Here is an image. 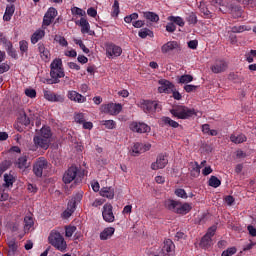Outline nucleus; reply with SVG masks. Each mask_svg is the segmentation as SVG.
I'll return each mask as SVG.
<instances>
[{
    "label": "nucleus",
    "instance_id": "nucleus-15",
    "mask_svg": "<svg viewBox=\"0 0 256 256\" xmlns=\"http://www.w3.org/2000/svg\"><path fill=\"white\" fill-rule=\"evenodd\" d=\"M210 69L212 73L215 74L225 73V71L229 69V64L225 60H216Z\"/></svg>",
    "mask_w": 256,
    "mask_h": 256
},
{
    "label": "nucleus",
    "instance_id": "nucleus-23",
    "mask_svg": "<svg viewBox=\"0 0 256 256\" xmlns=\"http://www.w3.org/2000/svg\"><path fill=\"white\" fill-rule=\"evenodd\" d=\"M113 235H115L114 227L104 228L103 231L100 233V240L107 241V239H111Z\"/></svg>",
    "mask_w": 256,
    "mask_h": 256
},
{
    "label": "nucleus",
    "instance_id": "nucleus-59",
    "mask_svg": "<svg viewBox=\"0 0 256 256\" xmlns=\"http://www.w3.org/2000/svg\"><path fill=\"white\" fill-rule=\"evenodd\" d=\"M197 87L198 86L188 84L184 86V90L186 91V93H193V91H197Z\"/></svg>",
    "mask_w": 256,
    "mask_h": 256
},
{
    "label": "nucleus",
    "instance_id": "nucleus-55",
    "mask_svg": "<svg viewBox=\"0 0 256 256\" xmlns=\"http://www.w3.org/2000/svg\"><path fill=\"white\" fill-rule=\"evenodd\" d=\"M9 199V192L0 188V201H7Z\"/></svg>",
    "mask_w": 256,
    "mask_h": 256
},
{
    "label": "nucleus",
    "instance_id": "nucleus-5",
    "mask_svg": "<svg viewBox=\"0 0 256 256\" xmlns=\"http://www.w3.org/2000/svg\"><path fill=\"white\" fill-rule=\"evenodd\" d=\"M171 115L176 119H190V117H197V111L187 106H176L170 110Z\"/></svg>",
    "mask_w": 256,
    "mask_h": 256
},
{
    "label": "nucleus",
    "instance_id": "nucleus-34",
    "mask_svg": "<svg viewBox=\"0 0 256 256\" xmlns=\"http://www.w3.org/2000/svg\"><path fill=\"white\" fill-rule=\"evenodd\" d=\"M231 13L234 19H239L243 15V8L241 6H232Z\"/></svg>",
    "mask_w": 256,
    "mask_h": 256
},
{
    "label": "nucleus",
    "instance_id": "nucleus-26",
    "mask_svg": "<svg viewBox=\"0 0 256 256\" xmlns=\"http://www.w3.org/2000/svg\"><path fill=\"white\" fill-rule=\"evenodd\" d=\"M101 197H106V199H113L115 197V189L112 187H103L100 190Z\"/></svg>",
    "mask_w": 256,
    "mask_h": 256
},
{
    "label": "nucleus",
    "instance_id": "nucleus-10",
    "mask_svg": "<svg viewBox=\"0 0 256 256\" xmlns=\"http://www.w3.org/2000/svg\"><path fill=\"white\" fill-rule=\"evenodd\" d=\"M106 57L108 59H115V57H121L123 53V48L113 43H106Z\"/></svg>",
    "mask_w": 256,
    "mask_h": 256
},
{
    "label": "nucleus",
    "instance_id": "nucleus-61",
    "mask_svg": "<svg viewBox=\"0 0 256 256\" xmlns=\"http://www.w3.org/2000/svg\"><path fill=\"white\" fill-rule=\"evenodd\" d=\"M232 33H243L245 26H234L231 28Z\"/></svg>",
    "mask_w": 256,
    "mask_h": 256
},
{
    "label": "nucleus",
    "instance_id": "nucleus-20",
    "mask_svg": "<svg viewBox=\"0 0 256 256\" xmlns=\"http://www.w3.org/2000/svg\"><path fill=\"white\" fill-rule=\"evenodd\" d=\"M67 97L70 101H74V103H85L87 101V97L81 95L75 90L68 91Z\"/></svg>",
    "mask_w": 256,
    "mask_h": 256
},
{
    "label": "nucleus",
    "instance_id": "nucleus-3",
    "mask_svg": "<svg viewBox=\"0 0 256 256\" xmlns=\"http://www.w3.org/2000/svg\"><path fill=\"white\" fill-rule=\"evenodd\" d=\"M165 207L169 211L177 213V215H187V213H189L193 209V207H191L189 203H181L180 201L176 200L166 201Z\"/></svg>",
    "mask_w": 256,
    "mask_h": 256
},
{
    "label": "nucleus",
    "instance_id": "nucleus-49",
    "mask_svg": "<svg viewBox=\"0 0 256 256\" xmlns=\"http://www.w3.org/2000/svg\"><path fill=\"white\" fill-rule=\"evenodd\" d=\"M237 253V248L235 247H230L227 250H224L221 254V256H233Z\"/></svg>",
    "mask_w": 256,
    "mask_h": 256
},
{
    "label": "nucleus",
    "instance_id": "nucleus-38",
    "mask_svg": "<svg viewBox=\"0 0 256 256\" xmlns=\"http://www.w3.org/2000/svg\"><path fill=\"white\" fill-rule=\"evenodd\" d=\"M75 213V206L73 204L68 203V208L63 212L64 219H69Z\"/></svg>",
    "mask_w": 256,
    "mask_h": 256
},
{
    "label": "nucleus",
    "instance_id": "nucleus-11",
    "mask_svg": "<svg viewBox=\"0 0 256 256\" xmlns=\"http://www.w3.org/2000/svg\"><path fill=\"white\" fill-rule=\"evenodd\" d=\"M55 17H57V9L49 8L43 17L42 29H47L55 21Z\"/></svg>",
    "mask_w": 256,
    "mask_h": 256
},
{
    "label": "nucleus",
    "instance_id": "nucleus-17",
    "mask_svg": "<svg viewBox=\"0 0 256 256\" xmlns=\"http://www.w3.org/2000/svg\"><path fill=\"white\" fill-rule=\"evenodd\" d=\"M130 129L133 133H149V131H151V127L143 122H132Z\"/></svg>",
    "mask_w": 256,
    "mask_h": 256
},
{
    "label": "nucleus",
    "instance_id": "nucleus-63",
    "mask_svg": "<svg viewBox=\"0 0 256 256\" xmlns=\"http://www.w3.org/2000/svg\"><path fill=\"white\" fill-rule=\"evenodd\" d=\"M199 42L197 40H191L188 42L189 49H197Z\"/></svg>",
    "mask_w": 256,
    "mask_h": 256
},
{
    "label": "nucleus",
    "instance_id": "nucleus-42",
    "mask_svg": "<svg viewBox=\"0 0 256 256\" xmlns=\"http://www.w3.org/2000/svg\"><path fill=\"white\" fill-rule=\"evenodd\" d=\"M72 15H78L79 17H87V12L79 7H73L71 9Z\"/></svg>",
    "mask_w": 256,
    "mask_h": 256
},
{
    "label": "nucleus",
    "instance_id": "nucleus-32",
    "mask_svg": "<svg viewBox=\"0 0 256 256\" xmlns=\"http://www.w3.org/2000/svg\"><path fill=\"white\" fill-rule=\"evenodd\" d=\"M143 153V144L142 143H135L132 147V155L137 157Z\"/></svg>",
    "mask_w": 256,
    "mask_h": 256
},
{
    "label": "nucleus",
    "instance_id": "nucleus-13",
    "mask_svg": "<svg viewBox=\"0 0 256 256\" xmlns=\"http://www.w3.org/2000/svg\"><path fill=\"white\" fill-rule=\"evenodd\" d=\"M102 216L106 223H113L115 221V214H113V205L106 203L103 206Z\"/></svg>",
    "mask_w": 256,
    "mask_h": 256
},
{
    "label": "nucleus",
    "instance_id": "nucleus-18",
    "mask_svg": "<svg viewBox=\"0 0 256 256\" xmlns=\"http://www.w3.org/2000/svg\"><path fill=\"white\" fill-rule=\"evenodd\" d=\"M163 256H175V244L171 239H165L162 247Z\"/></svg>",
    "mask_w": 256,
    "mask_h": 256
},
{
    "label": "nucleus",
    "instance_id": "nucleus-29",
    "mask_svg": "<svg viewBox=\"0 0 256 256\" xmlns=\"http://www.w3.org/2000/svg\"><path fill=\"white\" fill-rule=\"evenodd\" d=\"M15 183V177L11 174H4V184L3 187H13Z\"/></svg>",
    "mask_w": 256,
    "mask_h": 256
},
{
    "label": "nucleus",
    "instance_id": "nucleus-8",
    "mask_svg": "<svg viewBox=\"0 0 256 256\" xmlns=\"http://www.w3.org/2000/svg\"><path fill=\"white\" fill-rule=\"evenodd\" d=\"M49 169V162L45 157H40L36 160L33 166V172L36 177H43V173Z\"/></svg>",
    "mask_w": 256,
    "mask_h": 256
},
{
    "label": "nucleus",
    "instance_id": "nucleus-27",
    "mask_svg": "<svg viewBox=\"0 0 256 256\" xmlns=\"http://www.w3.org/2000/svg\"><path fill=\"white\" fill-rule=\"evenodd\" d=\"M15 13V5H7L3 16L4 21H11L13 14Z\"/></svg>",
    "mask_w": 256,
    "mask_h": 256
},
{
    "label": "nucleus",
    "instance_id": "nucleus-33",
    "mask_svg": "<svg viewBox=\"0 0 256 256\" xmlns=\"http://www.w3.org/2000/svg\"><path fill=\"white\" fill-rule=\"evenodd\" d=\"M212 239L208 236H203L201 241H200V247L202 249H209V247L211 246V243H212Z\"/></svg>",
    "mask_w": 256,
    "mask_h": 256
},
{
    "label": "nucleus",
    "instance_id": "nucleus-22",
    "mask_svg": "<svg viewBox=\"0 0 256 256\" xmlns=\"http://www.w3.org/2000/svg\"><path fill=\"white\" fill-rule=\"evenodd\" d=\"M76 24L81 27V33H83V35L91 32V25L85 17L80 18V20L76 22Z\"/></svg>",
    "mask_w": 256,
    "mask_h": 256
},
{
    "label": "nucleus",
    "instance_id": "nucleus-48",
    "mask_svg": "<svg viewBox=\"0 0 256 256\" xmlns=\"http://www.w3.org/2000/svg\"><path fill=\"white\" fill-rule=\"evenodd\" d=\"M75 231H77L76 226H66L65 228L66 237H73V233H75Z\"/></svg>",
    "mask_w": 256,
    "mask_h": 256
},
{
    "label": "nucleus",
    "instance_id": "nucleus-9",
    "mask_svg": "<svg viewBox=\"0 0 256 256\" xmlns=\"http://www.w3.org/2000/svg\"><path fill=\"white\" fill-rule=\"evenodd\" d=\"M102 113H106L107 115H119L121 111H123V106L119 103H108L103 104L101 106Z\"/></svg>",
    "mask_w": 256,
    "mask_h": 256
},
{
    "label": "nucleus",
    "instance_id": "nucleus-46",
    "mask_svg": "<svg viewBox=\"0 0 256 256\" xmlns=\"http://www.w3.org/2000/svg\"><path fill=\"white\" fill-rule=\"evenodd\" d=\"M139 19V14L132 13L124 18L125 23H133V21H137Z\"/></svg>",
    "mask_w": 256,
    "mask_h": 256
},
{
    "label": "nucleus",
    "instance_id": "nucleus-41",
    "mask_svg": "<svg viewBox=\"0 0 256 256\" xmlns=\"http://www.w3.org/2000/svg\"><path fill=\"white\" fill-rule=\"evenodd\" d=\"M20 52L21 55H24V53H27L29 51V42L26 40H21L19 42Z\"/></svg>",
    "mask_w": 256,
    "mask_h": 256
},
{
    "label": "nucleus",
    "instance_id": "nucleus-45",
    "mask_svg": "<svg viewBox=\"0 0 256 256\" xmlns=\"http://www.w3.org/2000/svg\"><path fill=\"white\" fill-rule=\"evenodd\" d=\"M191 81H193V76L189 75V74H184L179 78L178 83H191Z\"/></svg>",
    "mask_w": 256,
    "mask_h": 256
},
{
    "label": "nucleus",
    "instance_id": "nucleus-64",
    "mask_svg": "<svg viewBox=\"0 0 256 256\" xmlns=\"http://www.w3.org/2000/svg\"><path fill=\"white\" fill-rule=\"evenodd\" d=\"M247 229L252 237H256V228H254L252 225H249Z\"/></svg>",
    "mask_w": 256,
    "mask_h": 256
},
{
    "label": "nucleus",
    "instance_id": "nucleus-7",
    "mask_svg": "<svg viewBox=\"0 0 256 256\" xmlns=\"http://www.w3.org/2000/svg\"><path fill=\"white\" fill-rule=\"evenodd\" d=\"M182 50H183V47L181 46V43L175 40L168 41L161 46V53H163V55H169L170 53H173V52L181 53Z\"/></svg>",
    "mask_w": 256,
    "mask_h": 256
},
{
    "label": "nucleus",
    "instance_id": "nucleus-60",
    "mask_svg": "<svg viewBox=\"0 0 256 256\" xmlns=\"http://www.w3.org/2000/svg\"><path fill=\"white\" fill-rule=\"evenodd\" d=\"M0 41H1V43H3V45L5 46L6 49H7V47H8L9 49H11L13 43H11V41H9L7 38L1 37V38H0Z\"/></svg>",
    "mask_w": 256,
    "mask_h": 256
},
{
    "label": "nucleus",
    "instance_id": "nucleus-1",
    "mask_svg": "<svg viewBox=\"0 0 256 256\" xmlns=\"http://www.w3.org/2000/svg\"><path fill=\"white\" fill-rule=\"evenodd\" d=\"M52 135L50 127H42L40 133L33 138L34 146L31 148V151H36L38 149L47 150L49 145H51Z\"/></svg>",
    "mask_w": 256,
    "mask_h": 256
},
{
    "label": "nucleus",
    "instance_id": "nucleus-43",
    "mask_svg": "<svg viewBox=\"0 0 256 256\" xmlns=\"http://www.w3.org/2000/svg\"><path fill=\"white\" fill-rule=\"evenodd\" d=\"M82 199H83V192H78L74 195V198L72 199V201L70 203L72 206L75 207V205H77V203H81Z\"/></svg>",
    "mask_w": 256,
    "mask_h": 256
},
{
    "label": "nucleus",
    "instance_id": "nucleus-37",
    "mask_svg": "<svg viewBox=\"0 0 256 256\" xmlns=\"http://www.w3.org/2000/svg\"><path fill=\"white\" fill-rule=\"evenodd\" d=\"M162 121L164 125H169V127H172L173 129H177V127H179V124L177 123V121H174L169 117H163Z\"/></svg>",
    "mask_w": 256,
    "mask_h": 256
},
{
    "label": "nucleus",
    "instance_id": "nucleus-58",
    "mask_svg": "<svg viewBox=\"0 0 256 256\" xmlns=\"http://www.w3.org/2000/svg\"><path fill=\"white\" fill-rule=\"evenodd\" d=\"M9 69H11V66H9V64H7V63L0 64V75L3 73H7V71H9Z\"/></svg>",
    "mask_w": 256,
    "mask_h": 256
},
{
    "label": "nucleus",
    "instance_id": "nucleus-14",
    "mask_svg": "<svg viewBox=\"0 0 256 256\" xmlns=\"http://www.w3.org/2000/svg\"><path fill=\"white\" fill-rule=\"evenodd\" d=\"M44 98L47 101H51L52 103H63L65 101V96L61 94H56L51 90H44Z\"/></svg>",
    "mask_w": 256,
    "mask_h": 256
},
{
    "label": "nucleus",
    "instance_id": "nucleus-36",
    "mask_svg": "<svg viewBox=\"0 0 256 256\" xmlns=\"http://www.w3.org/2000/svg\"><path fill=\"white\" fill-rule=\"evenodd\" d=\"M138 35L141 39H147V37H153V31L149 30V28H142Z\"/></svg>",
    "mask_w": 256,
    "mask_h": 256
},
{
    "label": "nucleus",
    "instance_id": "nucleus-6",
    "mask_svg": "<svg viewBox=\"0 0 256 256\" xmlns=\"http://www.w3.org/2000/svg\"><path fill=\"white\" fill-rule=\"evenodd\" d=\"M63 183L65 185H69L70 183H78L79 181V168L77 166L69 167L63 174L62 178Z\"/></svg>",
    "mask_w": 256,
    "mask_h": 256
},
{
    "label": "nucleus",
    "instance_id": "nucleus-40",
    "mask_svg": "<svg viewBox=\"0 0 256 256\" xmlns=\"http://www.w3.org/2000/svg\"><path fill=\"white\" fill-rule=\"evenodd\" d=\"M24 223L25 231H29V229H31V227H33V225L35 224V222L33 221V217L31 216H26L24 218Z\"/></svg>",
    "mask_w": 256,
    "mask_h": 256
},
{
    "label": "nucleus",
    "instance_id": "nucleus-4",
    "mask_svg": "<svg viewBox=\"0 0 256 256\" xmlns=\"http://www.w3.org/2000/svg\"><path fill=\"white\" fill-rule=\"evenodd\" d=\"M48 241L52 247H55V249L61 251V253L67 251V242H65V238H63L58 231L52 230L48 237Z\"/></svg>",
    "mask_w": 256,
    "mask_h": 256
},
{
    "label": "nucleus",
    "instance_id": "nucleus-39",
    "mask_svg": "<svg viewBox=\"0 0 256 256\" xmlns=\"http://www.w3.org/2000/svg\"><path fill=\"white\" fill-rule=\"evenodd\" d=\"M18 123L20 125H23L24 127H27L28 125L31 124V120L29 119V117H27V114H22L18 118Z\"/></svg>",
    "mask_w": 256,
    "mask_h": 256
},
{
    "label": "nucleus",
    "instance_id": "nucleus-16",
    "mask_svg": "<svg viewBox=\"0 0 256 256\" xmlns=\"http://www.w3.org/2000/svg\"><path fill=\"white\" fill-rule=\"evenodd\" d=\"M167 163H169V160L167 159V156L160 154L157 159L156 162H153L151 164V169L153 171H157L159 169H165V167H167Z\"/></svg>",
    "mask_w": 256,
    "mask_h": 256
},
{
    "label": "nucleus",
    "instance_id": "nucleus-31",
    "mask_svg": "<svg viewBox=\"0 0 256 256\" xmlns=\"http://www.w3.org/2000/svg\"><path fill=\"white\" fill-rule=\"evenodd\" d=\"M209 187H213L214 189H217V187H221V180L217 178V176H211L208 180Z\"/></svg>",
    "mask_w": 256,
    "mask_h": 256
},
{
    "label": "nucleus",
    "instance_id": "nucleus-19",
    "mask_svg": "<svg viewBox=\"0 0 256 256\" xmlns=\"http://www.w3.org/2000/svg\"><path fill=\"white\" fill-rule=\"evenodd\" d=\"M159 87H158V91L160 93H171L173 92V89H175V85H173V83H171L169 80H160L159 81Z\"/></svg>",
    "mask_w": 256,
    "mask_h": 256
},
{
    "label": "nucleus",
    "instance_id": "nucleus-50",
    "mask_svg": "<svg viewBox=\"0 0 256 256\" xmlns=\"http://www.w3.org/2000/svg\"><path fill=\"white\" fill-rule=\"evenodd\" d=\"M25 95L26 97H30V99H35V97H37V91L33 88H27L25 90Z\"/></svg>",
    "mask_w": 256,
    "mask_h": 256
},
{
    "label": "nucleus",
    "instance_id": "nucleus-12",
    "mask_svg": "<svg viewBox=\"0 0 256 256\" xmlns=\"http://www.w3.org/2000/svg\"><path fill=\"white\" fill-rule=\"evenodd\" d=\"M140 107L143 109L144 113H155V111H159V109H161L157 101L150 100H142Z\"/></svg>",
    "mask_w": 256,
    "mask_h": 256
},
{
    "label": "nucleus",
    "instance_id": "nucleus-44",
    "mask_svg": "<svg viewBox=\"0 0 256 256\" xmlns=\"http://www.w3.org/2000/svg\"><path fill=\"white\" fill-rule=\"evenodd\" d=\"M102 125H104L106 129H115L117 127V123L113 120H103Z\"/></svg>",
    "mask_w": 256,
    "mask_h": 256
},
{
    "label": "nucleus",
    "instance_id": "nucleus-2",
    "mask_svg": "<svg viewBox=\"0 0 256 256\" xmlns=\"http://www.w3.org/2000/svg\"><path fill=\"white\" fill-rule=\"evenodd\" d=\"M50 77L51 79L47 80L48 85H55L60 83L63 77H65V70L63 69V60L60 58H55L50 64Z\"/></svg>",
    "mask_w": 256,
    "mask_h": 256
},
{
    "label": "nucleus",
    "instance_id": "nucleus-25",
    "mask_svg": "<svg viewBox=\"0 0 256 256\" xmlns=\"http://www.w3.org/2000/svg\"><path fill=\"white\" fill-rule=\"evenodd\" d=\"M16 166L18 167V169H27L29 168V158L25 155L19 157L16 161Z\"/></svg>",
    "mask_w": 256,
    "mask_h": 256
},
{
    "label": "nucleus",
    "instance_id": "nucleus-57",
    "mask_svg": "<svg viewBox=\"0 0 256 256\" xmlns=\"http://www.w3.org/2000/svg\"><path fill=\"white\" fill-rule=\"evenodd\" d=\"M176 30H177V26H175L173 22H170L166 25V31L168 33H175Z\"/></svg>",
    "mask_w": 256,
    "mask_h": 256
},
{
    "label": "nucleus",
    "instance_id": "nucleus-21",
    "mask_svg": "<svg viewBox=\"0 0 256 256\" xmlns=\"http://www.w3.org/2000/svg\"><path fill=\"white\" fill-rule=\"evenodd\" d=\"M38 52L42 59V61H45L47 63L51 59V52L47 47H45V44L42 42L38 43Z\"/></svg>",
    "mask_w": 256,
    "mask_h": 256
},
{
    "label": "nucleus",
    "instance_id": "nucleus-24",
    "mask_svg": "<svg viewBox=\"0 0 256 256\" xmlns=\"http://www.w3.org/2000/svg\"><path fill=\"white\" fill-rule=\"evenodd\" d=\"M43 37H45V30H42V29L36 30L31 36L32 45L39 43V41H41V39H43Z\"/></svg>",
    "mask_w": 256,
    "mask_h": 256
},
{
    "label": "nucleus",
    "instance_id": "nucleus-47",
    "mask_svg": "<svg viewBox=\"0 0 256 256\" xmlns=\"http://www.w3.org/2000/svg\"><path fill=\"white\" fill-rule=\"evenodd\" d=\"M9 167H11V162L7 160L3 161L0 164V175H3V173H5V171H7Z\"/></svg>",
    "mask_w": 256,
    "mask_h": 256
},
{
    "label": "nucleus",
    "instance_id": "nucleus-52",
    "mask_svg": "<svg viewBox=\"0 0 256 256\" xmlns=\"http://www.w3.org/2000/svg\"><path fill=\"white\" fill-rule=\"evenodd\" d=\"M175 195L177 197H181V199H187V192H185V189H181V188L176 189Z\"/></svg>",
    "mask_w": 256,
    "mask_h": 256
},
{
    "label": "nucleus",
    "instance_id": "nucleus-56",
    "mask_svg": "<svg viewBox=\"0 0 256 256\" xmlns=\"http://www.w3.org/2000/svg\"><path fill=\"white\" fill-rule=\"evenodd\" d=\"M187 21H188V23H190V25H196V23H197V15H195L194 13H191L187 17Z\"/></svg>",
    "mask_w": 256,
    "mask_h": 256
},
{
    "label": "nucleus",
    "instance_id": "nucleus-51",
    "mask_svg": "<svg viewBox=\"0 0 256 256\" xmlns=\"http://www.w3.org/2000/svg\"><path fill=\"white\" fill-rule=\"evenodd\" d=\"M112 17H117L119 15V1L115 0L112 6Z\"/></svg>",
    "mask_w": 256,
    "mask_h": 256
},
{
    "label": "nucleus",
    "instance_id": "nucleus-30",
    "mask_svg": "<svg viewBox=\"0 0 256 256\" xmlns=\"http://www.w3.org/2000/svg\"><path fill=\"white\" fill-rule=\"evenodd\" d=\"M230 140L232 141V143H245V141H247V136H245V134H240V135H231L230 136Z\"/></svg>",
    "mask_w": 256,
    "mask_h": 256
},
{
    "label": "nucleus",
    "instance_id": "nucleus-62",
    "mask_svg": "<svg viewBox=\"0 0 256 256\" xmlns=\"http://www.w3.org/2000/svg\"><path fill=\"white\" fill-rule=\"evenodd\" d=\"M87 15H89V17H97V9L93 7L88 8Z\"/></svg>",
    "mask_w": 256,
    "mask_h": 256
},
{
    "label": "nucleus",
    "instance_id": "nucleus-35",
    "mask_svg": "<svg viewBox=\"0 0 256 256\" xmlns=\"http://www.w3.org/2000/svg\"><path fill=\"white\" fill-rule=\"evenodd\" d=\"M168 21L175 23L179 27H185V21L183 20V18H181L179 16H170L168 18Z\"/></svg>",
    "mask_w": 256,
    "mask_h": 256
},
{
    "label": "nucleus",
    "instance_id": "nucleus-53",
    "mask_svg": "<svg viewBox=\"0 0 256 256\" xmlns=\"http://www.w3.org/2000/svg\"><path fill=\"white\" fill-rule=\"evenodd\" d=\"M74 119L76 123H79L80 125H82L85 122V114L78 113L74 116Z\"/></svg>",
    "mask_w": 256,
    "mask_h": 256
},
{
    "label": "nucleus",
    "instance_id": "nucleus-54",
    "mask_svg": "<svg viewBox=\"0 0 256 256\" xmlns=\"http://www.w3.org/2000/svg\"><path fill=\"white\" fill-rule=\"evenodd\" d=\"M217 231V226H212L208 229L207 233L205 234L206 237H209L212 239L215 236V233Z\"/></svg>",
    "mask_w": 256,
    "mask_h": 256
},
{
    "label": "nucleus",
    "instance_id": "nucleus-28",
    "mask_svg": "<svg viewBox=\"0 0 256 256\" xmlns=\"http://www.w3.org/2000/svg\"><path fill=\"white\" fill-rule=\"evenodd\" d=\"M143 17L151 23H159V15H157L155 12H144Z\"/></svg>",
    "mask_w": 256,
    "mask_h": 256
}]
</instances>
